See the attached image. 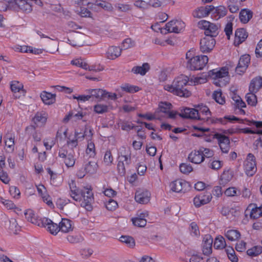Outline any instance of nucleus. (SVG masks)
Returning a JSON list of instances; mask_svg holds the SVG:
<instances>
[{
	"label": "nucleus",
	"mask_w": 262,
	"mask_h": 262,
	"mask_svg": "<svg viewBox=\"0 0 262 262\" xmlns=\"http://www.w3.org/2000/svg\"><path fill=\"white\" fill-rule=\"evenodd\" d=\"M70 196L75 201L78 202L80 206L88 211L92 210V205L94 201V194L91 185H87L81 188L77 187L74 181L69 184Z\"/></svg>",
	"instance_id": "nucleus-1"
},
{
	"label": "nucleus",
	"mask_w": 262,
	"mask_h": 262,
	"mask_svg": "<svg viewBox=\"0 0 262 262\" xmlns=\"http://www.w3.org/2000/svg\"><path fill=\"white\" fill-rule=\"evenodd\" d=\"M189 81L188 77L181 75L174 78L171 84H165L164 89L174 95L187 98L191 95V92L185 88Z\"/></svg>",
	"instance_id": "nucleus-2"
},
{
	"label": "nucleus",
	"mask_w": 262,
	"mask_h": 262,
	"mask_svg": "<svg viewBox=\"0 0 262 262\" xmlns=\"http://www.w3.org/2000/svg\"><path fill=\"white\" fill-rule=\"evenodd\" d=\"M186 67L191 71L203 70L208 62V57L206 55H195L193 50H189L186 53Z\"/></svg>",
	"instance_id": "nucleus-3"
},
{
	"label": "nucleus",
	"mask_w": 262,
	"mask_h": 262,
	"mask_svg": "<svg viewBox=\"0 0 262 262\" xmlns=\"http://www.w3.org/2000/svg\"><path fill=\"white\" fill-rule=\"evenodd\" d=\"M198 27L204 30L205 36L216 37L219 34V26L214 23L206 20H201L198 22Z\"/></svg>",
	"instance_id": "nucleus-4"
},
{
	"label": "nucleus",
	"mask_w": 262,
	"mask_h": 262,
	"mask_svg": "<svg viewBox=\"0 0 262 262\" xmlns=\"http://www.w3.org/2000/svg\"><path fill=\"white\" fill-rule=\"evenodd\" d=\"M210 75L214 79V83L221 87L225 85L227 81H222L220 79H228L229 70L227 67H222L219 70L213 69L210 71Z\"/></svg>",
	"instance_id": "nucleus-5"
},
{
	"label": "nucleus",
	"mask_w": 262,
	"mask_h": 262,
	"mask_svg": "<svg viewBox=\"0 0 262 262\" xmlns=\"http://www.w3.org/2000/svg\"><path fill=\"white\" fill-rule=\"evenodd\" d=\"M244 170L245 173L249 177L253 176L257 171L256 161L254 155L249 153L244 162Z\"/></svg>",
	"instance_id": "nucleus-6"
},
{
	"label": "nucleus",
	"mask_w": 262,
	"mask_h": 262,
	"mask_svg": "<svg viewBox=\"0 0 262 262\" xmlns=\"http://www.w3.org/2000/svg\"><path fill=\"white\" fill-rule=\"evenodd\" d=\"M169 187L170 190L176 193H185L190 188V184L185 180L178 179L172 181Z\"/></svg>",
	"instance_id": "nucleus-7"
},
{
	"label": "nucleus",
	"mask_w": 262,
	"mask_h": 262,
	"mask_svg": "<svg viewBox=\"0 0 262 262\" xmlns=\"http://www.w3.org/2000/svg\"><path fill=\"white\" fill-rule=\"evenodd\" d=\"M197 111L199 116L198 120H202L208 123L216 122V120L215 121L214 119L211 117V113L207 106L203 104L199 105L197 107Z\"/></svg>",
	"instance_id": "nucleus-8"
},
{
	"label": "nucleus",
	"mask_w": 262,
	"mask_h": 262,
	"mask_svg": "<svg viewBox=\"0 0 262 262\" xmlns=\"http://www.w3.org/2000/svg\"><path fill=\"white\" fill-rule=\"evenodd\" d=\"M48 117V115L46 112H37L32 119V121L35 125V126L33 125L27 126L26 128V130L27 131L29 129L35 130L36 127L43 126L47 122Z\"/></svg>",
	"instance_id": "nucleus-9"
},
{
	"label": "nucleus",
	"mask_w": 262,
	"mask_h": 262,
	"mask_svg": "<svg viewBox=\"0 0 262 262\" xmlns=\"http://www.w3.org/2000/svg\"><path fill=\"white\" fill-rule=\"evenodd\" d=\"M185 23L181 20H172L165 25V34L167 33H179L184 30Z\"/></svg>",
	"instance_id": "nucleus-10"
},
{
	"label": "nucleus",
	"mask_w": 262,
	"mask_h": 262,
	"mask_svg": "<svg viewBox=\"0 0 262 262\" xmlns=\"http://www.w3.org/2000/svg\"><path fill=\"white\" fill-rule=\"evenodd\" d=\"M85 136V133L75 130L74 134H69L67 138V145L72 149L76 148L78 145V140H83Z\"/></svg>",
	"instance_id": "nucleus-11"
},
{
	"label": "nucleus",
	"mask_w": 262,
	"mask_h": 262,
	"mask_svg": "<svg viewBox=\"0 0 262 262\" xmlns=\"http://www.w3.org/2000/svg\"><path fill=\"white\" fill-rule=\"evenodd\" d=\"M216 41L213 37L205 36L200 42V50L204 53L210 52L215 47Z\"/></svg>",
	"instance_id": "nucleus-12"
},
{
	"label": "nucleus",
	"mask_w": 262,
	"mask_h": 262,
	"mask_svg": "<svg viewBox=\"0 0 262 262\" xmlns=\"http://www.w3.org/2000/svg\"><path fill=\"white\" fill-rule=\"evenodd\" d=\"M39 223V226L47 228L48 231L53 235H56L59 231V225L54 223L51 220L47 218H41V221Z\"/></svg>",
	"instance_id": "nucleus-13"
},
{
	"label": "nucleus",
	"mask_w": 262,
	"mask_h": 262,
	"mask_svg": "<svg viewBox=\"0 0 262 262\" xmlns=\"http://www.w3.org/2000/svg\"><path fill=\"white\" fill-rule=\"evenodd\" d=\"M245 215H249L251 219H257L262 216V205L259 207L255 204H250L245 210Z\"/></svg>",
	"instance_id": "nucleus-14"
},
{
	"label": "nucleus",
	"mask_w": 262,
	"mask_h": 262,
	"mask_svg": "<svg viewBox=\"0 0 262 262\" xmlns=\"http://www.w3.org/2000/svg\"><path fill=\"white\" fill-rule=\"evenodd\" d=\"M58 156L63 159V161L67 167H72L74 166L76 159L74 154H68L67 150L61 149L59 151Z\"/></svg>",
	"instance_id": "nucleus-15"
},
{
	"label": "nucleus",
	"mask_w": 262,
	"mask_h": 262,
	"mask_svg": "<svg viewBox=\"0 0 262 262\" xmlns=\"http://www.w3.org/2000/svg\"><path fill=\"white\" fill-rule=\"evenodd\" d=\"M212 199L211 194L209 192L201 193L193 199V203L195 207H199L208 203Z\"/></svg>",
	"instance_id": "nucleus-16"
},
{
	"label": "nucleus",
	"mask_w": 262,
	"mask_h": 262,
	"mask_svg": "<svg viewBox=\"0 0 262 262\" xmlns=\"http://www.w3.org/2000/svg\"><path fill=\"white\" fill-rule=\"evenodd\" d=\"M150 193L144 189H139L135 193V199L140 204H147L150 201Z\"/></svg>",
	"instance_id": "nucleus-17"
},
{
	"label": "nucleus",
	"mask_w": 262,
	"mask_h": 262,
	"mask_svg": "<svg viewBox=\"0 0 262 262\" xmlns=\"http://www.w3.org/2000/svg\"><path fill=\"white\" fill-rule=\"evenodd\" d=\"M148 215L147 211H139L137 213V216L132 219L133 224L137 227H143L146 224V217Z\"/></svg>",
	"instance_id": "nucleus-18"
},
{
	"label": "nucleus",
	"mask_w": 262,
	"mask_h": 262,
	"mask_svg": "<svg viewBox=\"0 0 262 262\" xmlns=\"http://www.w3.org/2000/svg\"><path fill=\"white\" fill-rule=\"evenodd\" d=\"M215 136L222 151L224 153H228L230 148L229 137L219 134H216Z\"/></svg>",
	"instance_id": "nucleus-19"
},
{
	"label": "nucleus",
	"mask_w": 262,
	"mask_h": 262,
	"mask_svg": "<svg viewBox=\"0 0 262 262\" xmlns=\"http://www.w3.org/2000/svg\"><path fill=\"white\" fill-rule=\"evenodd\" d=\"M213 238L210 234L205 235L202 242V251L205 255H209L212 253Z\"/></svg>",
	"instance_id": "nucleus-20"
},
{
	"label": "nucleus",
	"mask_w": 262,
	"mask_h": 262,
	"mask_svg": "<svg viewBox=\"0 0 262 262\" xmlns=\"http://www.w3.org/2000/svg\"><path fill=\"white\" fill-rule=\"evenodd\" d=\"M212 9H213V6L212 5L199 7L193 11V16L199 18L207 17L210 14Z\"/></svg>",
	"instance_id": "nucleus-21"
},
{
	"label": "nucleus",
	"mask_w": 262,
	"mask_h": 262,
	"mask_svg": "<svg viewBox=\"0 0 262 262\" xmlns=\"http://www.w3.org/2000/svg\"><path fill=\"white\" fill-rule=\"evenodd\" d=\"M211 16L214 20H219V19L225 16L227 13L226 8L222 5L214 7L211 12Z\"/></svg>",
	"instance_id": "nucleus-22"
},
{
	"label": "nucleus",
	"mask_w": 262,
	"mask_h": 262,
	"mask_svg": "<svg viewBox=\"0 0 262 262\" xmlns=\"http://www.w3.org/2000/svg\"><path fill=\"white\" fill-rule=\"evenodd\" d=\"M188 160L191 163L200 164L204 161V157L202 156V151L199 150H192L188 155Z\"/></svg>",
	"instance_id": "nucleus-23"
},
{
	"label": "nucleus",
	"mask_w": 262,
	"mask_h": 262,
	"mask_svg": "<svg viewBox=\"0 0 262 262\" xmlns=\"http://www.w3.org/2000/svg\"><path fill=\"white\" fill-rule=\"evenodd\" d=\"M248 37V33L244 28H238L235 32L234 44L237 46L244 42Z\"/></svg>",
	"instance_id": "nucleus-24"
},
{
	"label": "nucleus",
	"mask_w": 262,
	"mask_h": 262,
	"mask_svg": "<svg viewBox=\"0 0 262 262\" xmlns=\"http://www.w3.org/2000/svg\"><path fill=\"white\" fill-rule=\"evenodd\" d=\"M180 116L184 118H190L198 120L197 109L186 107L181 111Z\"/></svg>",
	"instance_id": "nucleus-25"
},
{
	"label": "nucleus",
	"mask_w": 262,
	"mask_h": 262,
	"mask_svg": "<svg viewBox=\"0 0 262 262\" xmlns=\"http://www.w3.org/2000/svg\"><path fill=\"white\" fill-rule=\"evenodd\" d=\"M262 88V77L257 76L252 79L249 86V92L257 93Z\"/></svg>",
	"instance_id": "nucleus-26"
},
{
	"label": "nucleus",
	"mask_w": 262,
	"mask_h": 262,
	"mask_svg": "<svg viewBox=\"0 0 262 262\" xmlns=\"http://www.w3.org/2000/svg\"><path fill=\"white\" fill-rule=\"evenodd\" d=\"M41 100L46 105H51L56 101V94L48 92L46 91H42L40 95Z\"/></svg>",
	"instance_id": "nucleus-27"
},
{
	"label": "nucleus",
	"mask_w": 262,
	"mask_h": 262,
	"mask_svg": "<svg viewBox=\"0 0 262 262\" xmlns=\"http://www.w3.org/2000/svg\"><path fill=\"white\" fill-rule=\"evenodd\" d=\"M59 231L63 233H68L73 229L72 222L68 219H62L59 223Z\"/></svg>",
	"instance_id": "nucleus-28"
},
{
	"label": "nucleus",
	"mask_w": 262,
	"mask_h": 262,
	"mask_svg": "<svg viewBox=\"0 0 262 262\" xmlns=\"http://www.w3.org/2000/svg\"><path fill=\"white\" fill-rule=\"evenodd\" d=\"M121 49L118 47H110L106 53V57L110 60H114L121 55Z\"/></svg>",
	"instance_id": "nucleus-29"
},
{
	"label": "nucleus",
	"mask_w": 262,
	"mask_h": 262,
	"mask_svg": "<svg viewBox=\"0 0 262 262\" xmlns=\"http://www.w3.org/2000/svg\"><path fill=\"white\" fill-rule=\"evenodd\" d=\"M10 89L11 91L14 94L19 93L25 95L26 91L24 89L23 83L17 80H13L10 82Z\"/></svg>",
	"instance_id": "nucleus-30"
},
{
	"label": "nucleus",
	"mask_w": 262,
	"mask_h": 262,
	"mask_svg": "<svg viewBox=\"0 0 262 262\" xmlns=\"http://www.w3.org/2000/svg\"><path fill=\"white\" fill-rule=\"evenodd\" d=\"M225 236L230 241L235 242L241 236L240 232L236 229H230L225 232Z\"/></svg>",
	"instance_id": "nucleus-31"
},
{
	"label": "nucleus",
	"mask_w": 262,
	"mask_h": 262,
	"mask_svg": "<svg viewBox=\"0 0 262 262\" xmlns=\"http://www.w3.org/2000/svg\"><path fill=\"white\" fill-rule=\"evenodd\" d=\"M119 159H122L125 161L126 164H129L130 163V152L128 148L122 146L118 151Z\"/></svg>",
	"instance_id": "nucleus-32"
},
{
	"label": "nucleus",
	"mask_w": 262,
	"mask_h": 262,
	"mask_svg": "<svg viewBox=\"0 0 262 262\" xmlns=\"http://www.w3.org/2000/svg\"><path fill=\"white\" fill-rule=\"evenodd\" d=\"M150 69L149 64L148 63H144L141 66H134L132 69L131 72L136 75L141 76L145 75Z\"/></svg>",
	"instance_id": "nucleus-33"
},
{
	"label": "nucleus",
	"mask_w": 262,
	"mask_h": 262,
	"mask_svg": "<svg viewBox=\"0 0 262 262\" xmlns=\"http://www.w3.org/2000/svg\"><path fill=\"white\" fill-rule=\"evenodd\" d=\"M25 216L28 221L39 226V223H40V222H41L42 217L38 218L36 217L32 210H26L25 212Z\"/></svg>",
	"instance_id": "nucleus-34"
},
{
	"label": "nucleus",
	"mask_w": 262,
	"mask_h": 262,
	"mask_svg": "<svg viewBox=\"0 0 262 262\" xmlns=\"http://www.w3.org/2000/svg\"><path fill=\"white\" fill-rule=\"evenodd\" d=\"M253 12L248 9H243L239 14L240 21L243 24L247 23L252 17Z\"/></svg>",
	"instance_id": "nucleus-35"
},
{
	"label": "nucleus",
	"mask_w": 262,
	"mask_h": 262,
	"mask_svg": "<svg viewBox=\"0 0 262 262\" xmlns=\"http://www.w3.org/2000/svg\"><path fill=\"white\" fill-rule=\"evenodd\" d=\"M91 96V98L101 99L106 96V91L100 89H89L86 91Z\"/></svg>",
	"instance_id": "nucleus-36"
},
{
	"label": "nucleus",
	"mask_w": 262,
	"mask_h": 262,
	"mask_svg": "<svg viewBox=\"0 0 262 262\" xmlns=\"http://www.w3.org/2000/svg\"><path fill=\"white\" fill-rule=\"evenodd\" d=\"M68 128L65 126H60L56 135L55 139L57 142H62L68 137Z\"/></svg>",
	"instance_id": "nucleus-37"
},
{
	"label": "nucleus",
	"mask_w": 262,
	"mask_h": 262,
	"mask_svg": "<svg viewBox=\"0 0 262 262\" xmlns=\"http://www.w3.org/2000/svg\"><path fill=\"white\" fill-rule=\"evenodd\" d=\"M19 8L26 13H29L32 10V6L26 0H14Z\"/></svg>",
	"instance_id": "nucleus-38"
},
{
	"label": "nucleus",
	"mask_w": 262,
	"mask_h": 262,
	"mask_svg": "<svg viewBox=\"0 0 262 262\" xmlns=\"http://www.w3.org/2000/svg\"><path fill=\"white\" fill-rule=\"evenodd\" d=\"M85 154L89 158H94L96 155L95 145L91 139L88 140Z\"/></svg>",
	"instance_id": "nucleus-39"
},
{
	"label": "nucleus",
	"mask_w": 262,
	"mask_h": 262,
	"mask_svg": "<svg viewBox=\"0 0 262 262\" xmlns=\"http://www.w3.org/2000/svg\"><path fill=\"white\" fill-rule=\"evenodd\" d=\"M72 65L81 68L84 70H89L90 71L92 69L90 68L88 63L86 62L84 59L76 58L72 60L71 62Z\"/></svg>",
	"instance_id": "nucleus-40"
},
{
	"label": "nucleus",
	"mask_w": 262,
	"mask_h": 262,
	"mask_svg": "<svg viewBox=\"0 0 262 262\" xmlns=\"http://www.w3.org/2000/svg\"><path fill=\"white\" fill-rule=\"evenodd\" d=\"M82 5L85 6V5H82V4L80 5H77L75 12L81 17H92V13L91 11L86 8L82 7Z\"/></svg>",
	"instance_id": "nucleus-41"
},
{
	"label": "nucleus",
	"mask_w": 262,
	"mask_h": 262,
	"mask_svg": "<svg viewBox=\"0 0 262 262\" xmlns=\"http://www.w3.org/2000/svg\"><path fill=\"white\" fill-rule=\"evenodd\" d=\"M256 93L249 92L246 96V100L249 105L255 106L257 103V98L256 95Z\"/></svg>",
	"instance_id": "nucleus-42"
},
{
	"label": "nucleus",
	"mask_w": 262,
	"mask_h": 262,
	"mask_svg": "<svg viewBox=\"0 0 262 262\" xmlns=\"http://www.w3.org/2000/svg\"><path fill=\"white\" fill-rule=\"evenodd\" d=\"M122 91L129 93H134L141 90V88L136 85L124 83L120 86Z\"/></svg>",
	"instance_id": "nucleus-43"
},
{
	"label": "nucleus",
	"mask_w": 262,
	"mask_h": 262,
	"mask_svg": "<svg viewBox=\"0 0 262 262\" xmlns=\"http://www.w3.org/2000/svg\"><path fill=\"white\" fill-rule=\"evenodd\" d=\"M226 246V243L224 237L222 235H219L215 238L214 247L216 249H223Z\"/></svg>",
	"instance_id": "nucleus-44"
},
{
	"label": "nucleus",
	"mask_w": 262,
	"mask_h": 262,
	"mask_svg": "<svg viewBox=\"0 0 262 262\" xmlns=\"http://www.w3.org/2000/svg\"><path fill=\"white\" fill-rule=\"evenodd\" d=\"M212 98L220 104L223 105L225 103V98L223 96L222 91L220 89L213 92Z\"/></svg>",
	"instance_id": "nucleus-45"
},
{
	"label": "nucleus",
	"mask_w": 262,
	"mask_h": 262,
	"mask_svg": "<svg viewBox=\"0 0 262 262\" xmlns=\"http://www.w3.org/2000/svg\"><path fill=\"white\" fill-rule=\"evenodd\" d=\"M227 4L228 8L231 13H236L239 10V5L237 0H228Z\"/></svg>",
	"instance_id": "nucleus-46"
},
{
	"label": "nucleus",
	"mask_w": 262,
	"mask_h": 262,
	"mask_svg": "<svg viewBox=\"0 0 262 262\" xmlns=\"http://www.w3.org/2000/svg\"><path fill=\"white\" fill-rule=\"evenodd\" d=\"M262 253V246H255L247 251V254L250 256L255 257Z\"/></svg>",
	"instance_id": "nucleus-47"
},
{
	"label": "nucleus",
	"mask_w": 262,
	"mask_h": 262,
	"mask_svg": "<svg viewBox=\"0 0 262 262\" xmlns=\"http://www.w3.org/2000/svg\"><path fill=\"white\" fill-rule=\"evenodd\" d=\"M207 81V78L202 76H192L189 78L188 84L198 85L199 84L205 83Z\"/></svg>",
	"instance_id": "nucleus-48"
},
{
	"label": "nucleus",
	"mask_w": 262,
	"mask_h": 262,
	"mask_svg": "<svg viewBox=\"0 0 262 262\" xmlns=\"http://www.w3.org/2000/svg\"><path fill=\"white\" fill-rule=\"evenodd\" d=\"M120 241L125 244L126 246L129 248H133L135 246L134 239L129 236L122 235L120 237Z\"/></svg>",
	"instance_id": "nucleus-49"
},
{
	"label": "nucleus",
	"mask_w": 262,
	"mask_h": 262,
	"mask_svg": "<svg viewBox=\"0 0 262 262\" xmlns=\"http://www.w3.org/2000/svg\"><path fill=\"white\" fill-rule=\"evenodd\" d=\"M226 252L228 258L232 262H237L238 258L236 255L235 252L232 247L229 246L226 248Z\"/></svg>",
	"instance_id": "nucleus-50"
},
{
	"label": "nucleus",
	"mask_w": 262,
	"mask_h": 262,
	"mask_svg": "<svg viewBox=\"0 0 262 262\" xmlns=\"http://www.w3.org/2000/svg\"><path fill=\"white\" fill-rule=\"evenodd\" d=\"M189 230L192 236L198 237L200 235L199 227L195 222H192L190 223Z\"/></svg>",
	"instance_id": "nucleus-51"
},
{
	"label": "nucleus",
	"mask_w": 262,
	"mask_h": 262,
	"mask_svg": "<svg viewBox=\"0 0 262 262\" xmlns=\"http://www.w3.org/2000/svg\"><path fill=\"white\" fill-rule=\"evenodd\" d=\"M94 111L97 114H103L108 111V106L106 104H97L94 106Z\"/></svg>",
	"instance_id": "nucleus-52"
},
{
	"label": "nucleus",
	"mask_w": 262,
	"mask_h": 262,
	"mask_svg": "<svg viewBox=\"0 0 262 262\" xmlns=\"http://www.w3.org/2000/svg\"><path fill=\"white\" fill-rule=\"evenodd\" d=\"M97 164L94 162H89L85 164L84 169L86 173H93L96 170Z\"/></svg>",
	"instance_id": "nucleus-53"
},
{
	"label": "nucleus",
	"mask_w": 262,
	"mask_h": 262,
	"mask_svg": "<svg viewBox=\"0 0 262 262\" xmlns=\"http://www.w3.org/2000/svg\"><path fill=\"white\" fill-rule=\"evenodd\" d=\"M127 165L125 163V161L122 159H119L117 164V170L118 173L122 176L125 175L126 172L125 165Z\"/></svg>",
	"instance_id": "nucleus-54"
},
{
	"label": "nucleus",
	"mask_w": 262,
	"mask_h": 262,
	"mask_svg": "<svg viewBox=\"0 0 262 262\" xmlns=\"http://www.w3.org/2000/svg\"><path fill=\"white\" fill-rule=\"evenodd\" d=\"M171 104L167 102H161L159 104V109L161 112L167 114L171 108Z\"/></svg>",
	"instance_id": "nucleus-55"
},
{
	"label": "nucleus",
	"mask_w": 262,
	"mask_h": 262,
	"mask_svg": "<svg viewBox=\"0 0 262 262\" xmlns=\"http://www.w3.org/2000/svg\"><path fill=\"white\" fill-rule=\"evenodd\" d=\"M9 193L14 199H19L20 198V191L15 186H11L9 187Z\"/></svg>",
	"instance_id": "nucleus-56"
},
{
	"label": "nucleus",
	"mask_w": 262,
	"mask_h": 262,
	"mask_svg": "<svg viewBox=\"0 0 262 262\" xmlns=\"http://www.w3.org/2000/svg\"><path fill=\"white\" fill-rule=\"evenodd\" d=\"M180 171L184 174H188L191 172L193 168L190 164L182 163L179 166Z\"/></svg>",
	"instance_id": "nucleus-57"
},
{
	"label": "nucleus",
	"mask_w": 262,
	"mask_h": 262,
	"mask_svg": "<svg viewBox=\"0 0 262 262\" xmlns=\"http://www.w3.org/2000/svg\"><path fill=\"white\" fill-rule=\"evenodd\" d=\"M0 202L8 209H13L16 207L12 201L5 199L2 197H0Z\"/></svg>",
	"instance_id": "nucleus-58"
},
{
	"label": "nucleus",
	"mask_w": 262,
	"mask_h": 262,
	"mask_svg": "<svg viewBox=\"0 0 262 262\" xmlns=\"http://www.w3.org/2000/svg\"><path fill=\"white\" fill-rule=\"evenodd\" d=\"M105 205L106 208L110 211H114L118 206L117 202L111 199L106 202Z\"/></svg>",
	"instance_id": "nucleus-59"
},
{
	"label": "nucleus",
	"mask_w": 262,
	"mask_h": 262,
	"mask_svg": "<svg viewBox=\"0 0 262 262\" xmlns=\"http://www.w3.org/2000/svg\"><path fill=\"white\" fill-rule=\"evenodd\" d=\"M224 120H226L230 122L239 121V119L233 115L225 116L223 118L216 119V122H220L222 124H226Z\"/></svg>",
	"instance_id": "nucleus-60"
},
{
	"label": "nucleus",
	"mask_w": 262,
	"mask_h": 262,
	"mask_svg": "<svg viewBox=\"0 0 262 262\" xmlns=\"http://www.w3.org/2000/svg\"><path fill=\"white\" fill-rule=\"evenodd\" d=\"M250 61V56L248 54L242 55L238 61V64L248 67Z\"/></svg>",
	"instance_id": "nucleus-61"
},
{
	"label": "nucleus",
	"mask_w": 262,
	"mask_h": 262,
	"mask_svg": "<svg viewBox=\"0 0 262 262\" xmlns=\"http://www.w3.org/2000/svg\"><path fill=\"white\" fill-rule=\"evenodd\" d=\"M114 160L113 157L110 150H107L104 156L103 161L107 165H111Z\"/></svg>",
	"instance_id": "nucleus-62"
},
{
	"label": "nucleus",
	"mask_w": 262,
	"mask_h": 262,
	"mask_svg": "<svg viewBox=\"0 0 262 262\" xmlns=\"http://www.w3.org/2000/svg\"><path fill=\"white\" fill-rule=\"evenodd\" d=\"M239 190H238L236 187H230L226 189L224 193L227 196H234L237 195V193H239Z\"/></svg>",
	"instance_id": "nucleus-63"
},
{
	"label": "nucleus",
	"mask_w": 262,
	"mask_h": 262,
	"mask_svg": "<svg viewBox=\"0 0 262 262\" xmlns=\"http://www.w3.org/2000/svg\"><path fill=\"white\" fill-rule=\"evenodd\" d=\"M43 145L47 150H50L55 145V141L52 138H47L43 140Z\"/></svg>",
	"instance_id": "nucleus-64"
}]
</instances>
